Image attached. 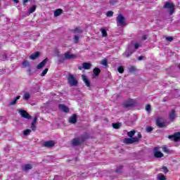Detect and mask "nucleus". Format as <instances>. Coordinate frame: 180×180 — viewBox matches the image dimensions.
I'll use <instances>...</instances> for the list:
<instances>
[{
  "mask_svg": "<svg viewBox=\"0 0 180 180\" xmlns=\"http://www.w3.org/2000/svg\"><path fill=\"white\" fill-rule=\"evenodd\" d=\"M68 82L70 86H77V85H78V81L75 79V77L71 74L68 75Z\"/></svg>",
  "mask_w": 180,
  "mask_h": 180,
  "instance_id": "1",
  "label": "nucleus"
},
{
  "mask_svg": "<svg viewBox=\"0 0 180 180\" xmlns=\"http://www.w3.org/2000/svg\"><path fill=\"white\" fill-rule=\"evenodd\" d=\"M164 117H158L155 120V124L160 129H162L164 127H167V124L164 122Z\"/></svg>",
  "mask_w": 180,
  "mask_h": 180,
  "instance_id": "2",
  "label": "nucleus"
},
{
  "mask_svg": "<svg viewBox=\"0 0 180 180\" xmlns=\"http://www.w3.org/2000/svg\"><path fill=\"white\" fill-rule=\"evenodd\" d=\"M163 8L165 9H169V15H172L175 12V5L169 1H167Z\"/></svg>",
  "mask_w": 180,
  "mask_h": 180,
  "instance_id": "3",
  "label": "nucleus"
},
{
  "mask_svg": "<svg viewBox=\"0 0 180 180\" xmlns=\"http://www.w3.org/2000/svg\"><path fill=\"white\" fill-rule=\"evenodd\" d=\"M60 57L63 60L62 63H64L65 60H72V58H77V56L74 54H70V51H66Z\"/></svg>",
  "mask_w": 180,
  "mask_h": 180,
  "instance_id": "4",
  "label": "nucleus"
},
{
  "mask_svg": "<svg viewBox=\"0 0 180 180\" xmlns=\"http://www.w3.org/2000/svg\"><path fill=\"white\" fill-rule=\"evenodd\" d=\"M136 105V101L133 98H129L123 103V108L124 109H129V108H133Z\"/></svg>",
  "mask_w": 180,
  "mask_h": 180,
  "instance_id": "5",
  "label": "nucleus"
},
{
  "mask_svg": "<svg viewBox=\"0 0 180 180\" xmlns=\"http://www.w3.org/2000/svg\"><path fill=\"white\" fill-rule=\"evenodd\" d=\"M167 139H169V140H172L173 141H174V143H178V141H179L180 140V132L178 131L174 133L173 135H169L167 136Z\"/></svg>",
  "mask_w": 180,
  "mask_h": 180,
  "instance_id": "6",
  "label": "nucleus"
},
{
  "mask_svg": "<svg viewBox=\"0 0 180 180\" xmlns=\"http://www.w3.org/2000/svg\"><path fill=\"white\" fill-rule=\"evenodd\" d=\"M117 23H119L120 26H124L126 25V21L124 20V16L123 14H119L116 18Z\"/></svg>",
  "mask_w": 180,
  "mask_h": 180,
  "instance_id": "7",
  "label": "nucleus"
},
{
  "mask_svg": "<svg viewBox=\"0 0 180 180\" xmlns=\"http://www.w3.org/2000/svg\"><path fill=\"white\" fill-rule=\"evenodd\" d=\"M18 113L23 117L24 119H27L28 120H30L32 119V115L27 113V111L25 110H19Z\"/></svg>",
  "mask_w": 180,
  "mask_h": 180,
  "instance_id": "8",
  "label": "nucleus"
},
{
  "mask_svg": "<svg viewBox=\"0 0 180 180\" xmlns=\"http://www.w3.org/2000/svg\"><path fill=\"white\" fill-rule=\"evenodd\" d=\"M139 139L137 138H125L124 139V144H133V143H138Z\"/></svg>",
  "mask_w": 180,
  "mask_h": 180,
  "instance_id": "9",
  "label": "nucleus"
},
{
  "mask_svg": "<svg viewBox=\"0 0 180 180\" xmlns=\"http://www.w3.org/2000/svg\"><path fill=\"white\" fill-rule=\"evenodd\" d=\"M56 146V142L54 141H47L44 142L43 146L46 147V148H51Z\"/></svg>",
  "mask_w": 180,
  "mask_h": 180,
  "instance_id": "10",
  "label": "nucleus"
},
{
  "mask_svg": "<svg viewBox=\"0 0 180 180\" xmlns=\"http://www.w3.org/2000/svg\"><path fill=\"white\" fill-rule=\"evenodd\" d=\"M58 108L60 110H63L65 113H70V108L64 104H59Z\"/></svg>",
  "mask_w": 180,
  "mask_h": 180,
  "instance_id": "11",
  "label": "nucleus"
},
{
  "mask_svg": "<svg viewBox=\"0 0 180 180\" xmlns=\"http://www.w3.org/2000/svg\"><path fill=\"white\" fill-rule=\"evenodd\" d=\"M154 151H155L154 155H155V158H162V157H164V154L162 153H161L160 151H158V148H155Z\"/></svg>",
  "mask_w": 180,
  "mask_h": 180,
  "instance_id": "12",
  "label": "nucleus"
},
{
  "mask_svg": "<svg viewBox=\"0 0 180 180\" xmlns=\"http://www.w3.org/2000/svg\"><path fill=\"white\" fill-rule=\"evenodd\" d=\"M72 146L77 147V146H81V141H79V138L72 139L71 141Z\"/></svg>",
  "mask_w": 180,
  "mask_h": 180,
  "instance_id": "13",
  "label": "nucleus"
},
{
  "mask_svg": "<svg viewBox=\"0 0 180 180\" xmlns=\"http://www.w3.org/2000/svg\"><path fill=\"white\" fill-rule=\"evenodd\" d=\"M47 61H49V58H45L44 60H42L37 66V70H41V68H43V67H44V65H46V64H47Z\"/></svg>",
  "mask_w": 180,
  "mask_h": 180,
  "instance_id": "14",
  "label": "nucleus"
},
{
  "mask_svg": "<svg viewBox=\"0 0 180 180\" xmlns=\"http://www.w3.org/2000/svg\"><path fill=\"white\" fill-rule=\"evenodd\" d=\"M82 80L84 82L86 86H87L88 88H91V82L89 81L88 77H86V76L83 75L82 76Z\"/></svg>",
  "mask_w": 180,
  "mask_h": 180,
  "instance_id": "15",
  "label": "nucleus"
},
{
  "mask_svg": "<svg viewBox=\"0 0 180 180\" xmlns=\"http://www.w3.org/2000/svg\"><path fill=\"white\" fill-rule=\"evenodd\" d=\"M169 117L170 120H175V117H176V112L175 110L172 109L171 112L169 113Z\"/></svg>",
  "mask_w": 180,
  "mask_h": 180,
  "instance_id": "16",
  "label": "nucleus"
},
{
  "mask_svg": "<svg viewBox=\"0 0 180 180\" xmlns=\"http://www.w3.org/2000/svg\"><path fill=\"white\" fill-rule=\"evenodd\" d=\"M69 122H70L72 124H75V123H77V114H73L69 118Z\"/></svg>",
  "mask_w": 180,
  "mask_h": 180,
  "instance_id": "17",
  "label": "nucleus"
},
{
  "mask_svg": "<svg viewBox=\"0 0 180 180\" xmlns=\"http://www.w3.org/2000/svg\"><path fill=\"white\" fill-rule=\"evenodd\" d=\"M39 57H40V52L36 51L30 56V59L36 60V58H39Z\"/></svg>",
  "mask_w": 180,
  "mask_h": 180,
  "instance_id": "18",
  "label": "nucleus"
},
{
  "mask_svg": "<svg viewBox=\"0 0 180 180\" xmlns=\"http://www.w3.org/2000/svg\"><path fill=\"white\" fill-rule=\"evenodd\" d=\"M82 67L84 70H91L92 65L90 63H83Z\"/></svg>",
  "mask_w": 180,
  "mask_h": 180,
  "instance_id": "19",
  "label": "nucleus"
},
{
  "mask_svg": "<svg viewBox=\"0 0 180 180\" xmlns=\"http://www.w3.org/2000/svg\"><path fill=\"white\" fill-rule=\"evenodd\" d=\"M78 139L80 141V144H82V143H84L85 140L89 139V136L87 134H84V135H82L81 137H78Z\"/></svg>",
  "mask_w": 180,
  "mask_h": 180,
  "instance_id": "20",
  "label": "nucleus"
},
{
  "mask_svg": "<svg viewBox=\"0 0 180 180\" xmlns=\"http://www.w3.org/2000/svg\"><path fill=\"white\" fill-rule=\"evenodd\" d=\"M93 73L95 75V77H99V74H101V69L98 68H95L93 70Z\"/></svg>",
  "mask_w": 180,
  "mask_h": 180,
  "instance_id": "21",
  "label": "nucleus"
},
{
  "mask_svg": "<svg viewBox=\"0 0 180 180\" xmlns=\"http://www.w3.org/2000/svg\"><path fill=\"white\" fill-rule=\"evenodd\" d=\"M63 13V9L58 8L54 11V16L55 18H57V16H60Z\"/></svg>",
  "mask_w": 180,
  "mask_h": 180,
  "instance_id": "22",
  "label": "nucleus"
},
{
  "mask_svg": "<svg viewBox=\"0 0 180 180\" xmlns=\"http://www.w3.org/2000/svg\"><path fill=\"white\" fill-rule=\"evenodd\" d=\"M20 99V96H17L11 103L10 105L13 106V105H16V102Z\"/></svg>",
  "mask_w": 180,
  "mask_h": 180,
  "instance_id": "23",
  "label": "nucleus"
},
{
  "mask_svg": "<svg viewBox=\"0 0 180 180\" xmlns=\"http://www.w3.org/2000/svg\"><path fill=\"white\" fill-rule=\"evenodd\" d=\"M100 32H101L103 37H106L108 36V32L104 28H101Z\"/></svg>",
  "mask_w": 180,
  "mask_h": 180,
  "instance_id": "24",
  "label": "nucleus"
},
{
  "mask_svg": "<svg viewBox=\"0 0 180 180\" xmlns=\"http://www.w3.org/2000/svg\"><path fill=\"white\" fill-rule=\"evenodd\" d=\"M112 126L113 129H120V126H122V123H112Z\"/></svg>",
  "mask_w": 180,
  "mask_h": 180,
  "instance_id": "25",
  "label": "nucleus"
},
{
  "mask_svg": "<svg viewBox=\"0 0 180 180\" xmlns=\"http://www.w3.org/2000/svg\"><path fill=\"white\" fill-rule=\"evenodd\" d=\"M136 134V131L132 130L131 131L127 132V136L129 137H131V139H133V136Z\"/></svg>",
  "mask_w": 180,
  "mask_h": 180,
  "instance_id": "26",
  "label": "nucleus"
},
{
  "mask_svg": "<svg viewBox=\"0 0 180 180\" xmlns=\"http://www.w3.org/2000/svg\"><path fill=\"white\" fill-rule=\"evenodd\" d=\"M23 99L25 101H29V99H30V94L29 93H25L24 95H23Z\"/></svg>",
  "mask_w": 180,
  "mask_h": 180,
  "instance_id": "27",
  "label": "nucleus"
},
{
  "mask_svg": "<svg viewBox=\"0 0 180 180\" xmlns=\"http://www.w3.org/2000/svg\"><path fill=\"white\" fill-rule=\"evenodd\" d=\"M22 65L25 67V68H27V67H30V63L27 60H24L22 62Z\"/></svg>",
  "mask_w": 180,
  "mask_h": 180,
  "instance_id": "28",
  "label": "nucleus"
},
{
  "mask_svg": "<svg viewBox=\"0 0 180 180\" xmlns=\"http://www.w3.org/2000/svg\"><path fill=\"white\" fill-rule=\"evenodd\" d=\"M117 71L120 74H123V72H124V68L123 66H120L117 68Z\"/></svg>",
  "mask_w": 180,
  "mask_h": 180,
  "instance_id": "29",
  "label": "nucleus"
},
{
  "mask_svg": "<svg viewBox=\"0 0 180 180\" xmlns=\"http://www.w3.org/2000/svg\"><path fill=\"white\" fill-rule=\"evenodd\" d=\"M101 64L102 65H104V67H108V60L107 59H103L101 61Z\"/></svg>",
  "mask_w": 180,
  "mask_h": 180,
  "instance_id": "30",
  "label": "nucleus"
},
{
  "mask_svg": "<svg viewBox=\"0 0 180 180\" xmlns=\"http://www.w3.org/2000/svg\"><path fill=\"white\" fill-rule=\"evenodd\" d=\"M30 133H32V129H27L23 131L24 136H28V134H30Z\"/></svg>",
  "mask_w": 180,
  "mask_h": 180,
  "instance_id": "31",
  "label": "nucleus"
},
{
  "mask_svg": "<svg viewBox=\"0 0 180 180\" xmlns=\"http://www.w3.org/2000/svg\"><path fill=\"white\" fill-rule=\"evenodd\" d=\"M73 40H74L75 44H78V43L79 41V37H78L77 35H75Z\"/></svg>",
  "mask_w": 180,
  "mask_h": 180,
  "instance_id": "32",
  "label": "nucleus"
},
{
  "mask_svg": "<svg viewBox=\"0 0 180 180\" xmlns=\"http://www.w3.org/2000/svg\"><path fill=\"white\" fill-rule=\"evenodd\" d=\"M36 6H32L30 9H29V13H33L34 12L36 11Z\"/></svg>",
  "mask_w": 180,
  "mask_h": 180,
  "instance_id": "33",
  "label": "nucleus"
},
{
  "mask_svg": "<svg viewBox=\"0 0 180 180\" xmlns=\"http://www.w3.org/2000/svg\"><path fill=\"white\" fill-rule=\"evenodd\" d=\"M73 33H82V30L79 29V27H76L75 30H72Z\"/></svg>",
  "mask_w": 180,
  "mask_h": 180,
  "instance_id": "34",
  "label": "nucleus"
},
{
  "mask_svg": "<svg viewBox=\"0 0 180 180\" xmlns=\"http://www.w3.org/2000/svg\"><path fill=\"white\" fill-rule=\"evenodd\" d=\"M47 72H49V68H45L43 72L41 74V77H44V75H46V74H47Z\"/></svg>",
  "mask_w": 180,
  "mask_h": 180,
  "instance_id": "35",
  "label": "nucleus"
},
{
  "mask_svg": "<svg viewBox=\"0 0 180 180\" xmlns=\"http://www.w3.org/2000/svg\"><path fill=\"white\" fill-rule=\"evenodd\" d=\"M122 169H123V166H120L116 169V172L117 174H120V172H122Z\"/></svg>",
  "mask_w": 180,
  "mask_h": 180,
  "instance_id": "36",
  "label": "nucleus"
},
{
  "mask_svg": "<svg viewBox=\"0 0 180 180\" xmlns=\"http://www.w3.org/2000/svg\"><path fill=\"white\" fill-rule=\"evenodd\" d=\"M112 16H113V11H109L107 13V17L108 18H112Z\"/></svg>",
  "mask_w": 180,
  "mask_h": 180,
  "instance_id": "37",
  "label": "nucleus"
},
{
  "mask_svg": "<svg viewBox=\"0 0 180 180\" xmlns=\"http://www.w3.org/2000/svg\"><path fill=\"white\" fill-rule=\"evenodd\" d=\"M146 110H147V112H151V105L150 104L146 105Z\"/></svg>",
  "mask_w": 180,
  "mask_h": 180,
  "instance_id": "38",
  "label": "nucleus"
},
{
  "mask_svg": "<svg viewBox=\"0 0 180 180\" xmlns=\"http://www.w3.org/2000/svg\"><path fill=\"white\" fill-rule=\"evenodd\" d=\"M36 124H31V129L32 130V131H36Z\"/></svg>",
  "mask_w": 180,
  "mask_h": 180,
  "instance_id": "39",
  "label": "nucleus"
},
{
  "mask_svg": "<svg viewBox=\"0 0 180 180\" xmlns=\"http://www.w3.org/2000/svg\"><path fill=\"white\" fill-rule=\"evenodd\" d=\"M32 165H25V169H26L27 171L29 169H32Z\"/></svg>",
  "mask_w": 180,
  "mask_h": 180,
  "instance_id": "40",
  "label": "nucleus"
},
{
  "mask_svg": "<svg viewBox=\"0 0 180 180\" xmlns=\"http://www.w3.org/2000/svg\"><path fill=\"white\" fill-rule=\"evenodd\" d=\"M158 179L159 180H167V178L165 177V176L164 174H162L160 176H158Z\"/></svg>",
  "mask_w": 180,
  "mask_h": 180,
  "instance_id": "41",
  "label": "nucleus"
},
{
  "mask_svg": "<svg viewBox=\"0 0 180 180\" xmlns=\"http://www.w3.org/2000/svg\"><path fill=\"white\" fill-rule=\"evenodd\" d=\"M162 151H163V153H166L167 154H168V153H169V150H168V148H167V147H165V146H164L162 148Z\"/></svg>",
  "mask_w": 180,
  "mask_h": 180,
  "instance_id": "42",
  "label": "nucleus"
},
{
  "mask_svg": "<svg viewBox=\"0 0 180 180\" xmlns=\"http://www.w3.org/2000/svg\"><path fill=\"white\" fill-rule=\"evenodd\" d=\"M162 169L164 174H167L168 172V168H167V167H165V166H163L162 167Z\"/></svg>",
  "mask_w": 180,
  "mask_h": 180,
  "instance_id": "43",
  "label": "nucleus"
},
{
  "mask_svg": "<svg viewBox=\"0 0 180 180\" xmlns=\"http://www.w3.org/2000/svg\"><path fill=\"white\" fill-rule=\"evenodd\" d=\"M131 54H133V52L132 51H130V52H126L125 53V56L126 57L128 58V57H130V56H131Z\"/></svg>",
  "mask_w": 180,
  "mask_h": 180,
  "instance_id": "44",
  "label": "nucleus"
},
{
  "mask_svg": "<svg viewBox=\"0 0 180 180\" xmlns=\"http://www.w3.org/2000/svg\"><path fill=\"white\" fill-rule=\"evenodd\" d=\"M146 131H147V133H150V131H153V127H148L146 128Z\"/></svg>",
  "mask_w": 180,
  "mask_h": 180,
  "instance_id": "45",
  "label": "nucleus"
},
{
  "mask_svg": "<svg viewBox=\"0 0 180 180\" xmlns=\"http://www.w3.org/2000/svg\"><path fill=\"white\" fill-rule=\"evenodd\" d=\"M115 4H117V0H110V5H115Z\"/></svg>",
  "mask_w": 180,
  "mask_h": 180,
  "instance_id": "46",
  "label": "nucleus"
},
{
  "mask_svg": "<svg viewBox=\"0 0 180 180\" xmlns=\"http://www.w3.org/2000/svg\"><path fill=\"white\" fill-rule=\"evenodd\" d=\"M141 137H143L141 134V133H138V137H134V139H138V141H139L140 139H141Z\"/></svg>",
  "mask_w": 180,
  "mask_h": 180,
  "instance_id": "47",
  "label": "nucleus"
},
{
  "mask_svg": "<svg viewBox=\"0 0 180 180\" xmlns=\"http://www.w3.org/2000/svg\"><path fill=\"white\" fill-rule=\"evenodd\" d=\"M166 40L167 41H172V40H174V37H166Z\"/></svg>",
  "mask_w": 180,
  "mask_h": 180,
  "instance_id": "48",
  "label": "nucleus"
},
{
  "mask_svg": "<svg viewBox=\"0 0 180 180\" xmlns=\"http://www.w3.org/2000/svg\"><path fill=\"white\" fill-rule=\"evenodd\" d=\"M129 72H134V71H136V68H134V67H131L129 69Z\"/></svg>",
  "mask_w": 180,
  "mask_h": 180,
  "instance_id": "49",
  "label": "nucleus"
},
{
  "mask_svg": "<svg viewBox=\"0 0 180 180\" xmlns=\"http://www.w3.org/2000/svg\"><path fill=\"white\" fill-rule=\"evenodd\" d=\"M37 123V117H34V120L31 124H36Z\"/></svg>",
  "mask_w": 180,
  "mask_h": 180,
  "instance_id": "50",
  "label": "nucleus"
},
{
  "mask_svg": "<svg viewBox=\"0 0 180 180\" xmlns=\"http://www.w3.org/2000/svg\"><path fill=\"white\" fill-rule=\"evenodd\" d=\"M139 46H140V45H139V44H137V43L135 44H134V49H135V50H137V49H139Z\"/></svg>",
  "mask_w": 180,
  "mask_h": 180,
  "instance_id": "51",
  "label": "nucleus"
},
{
  "mask_svg": "<svg viewBox=\"0 0 180 180\" xmlns=\"http://www.w3.org/2000/svg\"><path fill=\"white\" fill-rule=\"evenodd\" d=\"M3 58L4 60H6V58H8V56H6V54L3 55Z\"/></svg>",
  "mask_w": 180,
  "mask_h": 180,
  "instance_id": "52",
  "label": "nucleus"
},
{
  "mask_svg": "<svg viewBox=\"0 0 180 180\" xmlns=\"http://www.w3.org/2000/svg\"><path fill=\"white\" fill-rule=\"evenodd\" d=\"M143 56H139V57L138 58V60H139V61H141V60H143Z\"/></svg>",
  "mask_w": 180,
  "mask_h": 180,
  "instance_id": "53",
  "label": "nucleus"
},
{
  "mask_svg": "<svg viewBox=\"0 0 180 180\" xmlns=\"http://www.w3.org/2000/svg\"><path fill=\"white\" fill-rule=\"evenodd\" d=\"M143 40H146L147 39V35H143L142 37Z\"/></svg>",
  "mask_w": 180,
  "mask_h": 180,
  "instance_id": "54",
  "label": "nucleus"
},
{
  "mask_svg": "<svg viewBox=\"0 0 180 180\" xmlns=\"http://www.w3.org/2000/svg\"><path fill=\"white\" fill-rule=\"evenodd\" d=\"M15 4H19V0H12Z\"/></svg>",
  "mask_w": 180,
  "mask_h": 180,
  "instance_id": "55",
  "label": "nucleus"
},
{
  "mask_svg": "<svg viewBox=\"0 0 180 180\" xmlns=\"http://www.w3.org/2000/svg\"><path fill=\"white\" fill-rule=\"evenodd\" d=\"M27 2H29V0H23V5H25V4H27Z\"/></svg>",
  "mask_w": 180,
  "mask_h": 180,
  "instance_id": "56",
  "label": "nucleus"
},
{
  "mask_svg": "<svg viewBox=\"0 0 180 180\" xmlns=\"http://www.w3.org/2000/svg\"><path fill=\"white\" fill-rule=\"evenodd\" d=\"M78 70H82V66H79L78 67Z\"/></svg>",
  "mask_w": 180,
  "mask_h": 180,
  "instance_id": "57",
  "label": "nucleus"
},
{
  "mask_svg": "<svg viewBox=\"0 0 180 180\" xmlns=\"http://www.w3.org/2000/svg\"><path fill=\"white\" fill-rule=\"evenodd\" d=\"M178 68L180 69V64L178 65Z\"/></svg>",
  "mask_w": 180,
  "mask_h": 180,
  "instance_id": "58",
  "label": "nucleus"
}]
</instances>
